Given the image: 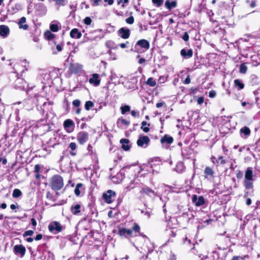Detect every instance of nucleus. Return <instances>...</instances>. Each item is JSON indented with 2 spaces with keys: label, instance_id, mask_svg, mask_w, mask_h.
<instances>
[{
  "label": "nucleus",
  "instance_id": "obj_1",
  "mask_svg": "<svg viewBox=\"0 0 260 260\" xmlns=\"http://www.w3.org/2000/svg\"><path fill=\"white\" fill-rule=\"evenodd\" d=\"M51 185L53 189L56 190L60 189L63 186L62 178L59 175L53 176L52 179Z\"/></svg>",
  "mask_w": 260,
  "mask_h": 260
},
{
  "label": "nucleus",
  "instance_id": "obj_2",
  "mask_svg": "<svg viewBox=\"0 0 260 260\" xmlns=\"http://www.w3.org/2000/svg\"><path fill=\"white\" fill-rule=\"evenodd\" d=\"M135 48L137 49L138 52H143L149 49V43L146 40H140L137 42Z\"/></svg>",
  "mask_w": 260,
  "mask_h": 260
},
{
  "label": "nucleus",
  "instance_id": "obj_3",
  "mask_svg": "<svg viewBox=\"0 0 260 260\" xmlns=\"http://www.w3.org/2000/svg\"><path fill=\"white\" fill-rule=\"evenodd\" d=\"M115 196V192L112 190H108L106 193H104L103 196L105 202L108 204L111 203L113 201V199Z\"/></svg>",
  "mask_w": 260,
  "mask_h": 260
},
{
  "label": "nucleus",
  "instance_id": "obj_4",
  "mask_svg": "<svg viewBox=\"0 0 260 260\" xmlns=\"http://www.w3.org/2000/svg\"><path fill=\"white\" fill-rule=\"evenodd\" d=\"M150 140L146 136H140L137 140V144L140 147H146L149 144Z\"/></svg>",
  "mask_w": 260,
  "mask_h": 260
},
{
  "label": "nucleus",
  "instance_id": "obj_5",
  "mask_svg": "<svg viewBox=\"0 0 260 260\" xmlns=\"http://www.w3.org/2000/svg\"><path fill=\"white\" fill-rule=\"evenodd\" d=\"M88 139V134L84 132H80L78 134L77 140L79 144L83 145Z\"/></svg>",
  "mask_w": 260,
  "mask_h": 260
},
{
  "label": "nucleus",
  "instance_id": "obj_6",
  "mask_svg": "<svg viewBox=\"0 0 260 260\" xmlns=\"http://www.w3.org/2000/svg\"><path fill=\"white\" fill-rule=\"evenodd\" d=\"M62 229L61 224L57 221H54L51 222L48 226V229L50 232H53L55 231L58 233L61 231Z\"/></svg>",
  "mask_w": 260,
  "mask_h": 260
},
{
  "label": "nucleus",
  "instance_id": "obj_7",
  "mask_svg": "<svg viewBox=\"0 0 260 260\" xmlns=\"http://www.w3.org/2000/svg\"><path fill=\"white\" fill-rule=\"evenodd\" d=\"M140 192L143 196L147 195L149 197H154L156 196L155 192L148 187H145L141 189Z\"/></svg>",
  "mask_w": 260,
  "mask_h": 260
},
{
  "label": "nucleus",
  "instance_id": "obj_8",
  "mask_svg": "<svg viewBox=\"0 0 260 260\" xmlns=\"http://www.w3.org/2000/svg\"><path fill=\"white\" fill-rule=\"evenodd\" d=\"M101 80L100 79L99 75L96 73L93 74L92 77L89 79V82L94 86H98Z\"/></svg>",
  "mask_w": 260,
  "mask_h": 260
},
{
  "label": "nucleus",
  "instance_id": "obj_9",
  "mask_svg": "<svg viewBox=\"0 0 260 260\" xmlns=\"http://www.w3.org/2000/svg\"><path fill=\"white\" fill-rule=\"evenodd\" d=\"M14 251L16 254H20L23 256L25 253L26 249L22 245H16L14 247Z\"/></svg>",
  "mask_w": 260,
  "mask_h": 260
},
{
  "label": "nucleus",
  "instance_id": "obj_10",
  "mask_svg": "<svg viewBox=\"0 0 260 260\" xmlns=\"http://www.w3.org/2000/svg\"><path fill=\"white\" fill-rule=\"evenodd\" d=\"M10 33L9 27L5 25H0V35L3 38H6Z\"/></svg>",
  "mask_w": 260,
  "mask_h": 260
},
{
  "label": "nucleus",
  "instance_id": "obj_11",
  "mask_svg": "<svg viewBox=\"0 0 260 260\" xmlns=\"http://www.w3.org/2000/svg\"><path fill=\"white\" fill-rule=\"evenodd\" d=\"M129 123L130 122L129 121L123 118H119L117 121L118 126L121 128H126L129 125Z\"/></svg>",
  "mask_w": 260,
  "mask_h": 260
},
{
  "label": "nucleus",
  "instance_id": "obj_12",
  "mask_svg": "<svg viewBox=\"0 0 260 260\" xmlns=\"http://www.w3.org/2000/svg\"><path fill=\"white\" fill-rule=\"evenodd\" d=\"M74 122L71 119L66 120L63 122V126L67 129V131L68 133H70L73 131V129L71 128V127L74 126Z\"/></svg>",
  "mask_w": 260,
  "mask_h": 260
},
{
  "label": "nucleus",
  "instance_id": "obj_13",
  "mask_svg": "<svg viewBox=\"0 0 260 260\" xmlns=\"http://www.w3.org/2000/svg\"><path fill=\"white\" fill-rule=\"evenodd\" d=\"M118 32L120 35V36L122 38L124 39H128L130 35L129 30L128 29H126L123 27L121 28L118 30Z\"/></svg>",
  "mask_w": 260,
  "mask_h": 260
},
{
  "label": "nucleus",
  "instance_id": "obj_14",
  "mask_svg": "<svg viewBox=\"0 0 260 260\" xmlns=\"http://www.w3.org/2000/svg\"><path fill=\"white\" fill-rule=\"evenodd\" d=\"M118 233L120 236L129 237L132 236L133 231L130 229H122L119 230Z\"/></svg>",
  "mask_w": 260,
  "mask_h": 260
},
{
  "label": "nucleus",
  "instance_id": "obj_15",
  "mask_svg": "<svg viewBox=\"0 0 260 260\" xmlns=\"http://www.w3.org/2000/svg\"><path fill=\"white\" fill-rule=\"evenodd\" d=\"M82 69V66L79 64H75V63H71L70 65L69 69L70 70L74 73H77L79 71H80Z\"/></svg>",
  "mask_w": 260,
  "mask_h": 260
},
{
  "label": "nucleus",
  "instance_id": "obj_16",
  "mask_svg": "<svg viewBox=\"0 0 260 260\" xmlns=\"http://www.w3.org/2000/svg\"><path fill=\"white\" fill-rule=\"evenodd\" d=\"M180 54L182 56L185 58H190L193 54L191 49L186 50L183 49L180 51Z\"/></svg>",
  "mask_w": 260,
  "mask_h": 260
},
{
  "label": "nucleus",
  "instance_id": "obj_17",
  "mask_svg": "<svg viewBox=\"0 0 260 260\" xmlns=\"http://www.w3.org/2000/svg\"><path fill=\"white\" fill-rule=\"evenodd\" d=\"M70 36L72 38L78 39L81 37L82 34L78 29L74 28L70 32Z\"/></svg>",
  "mask_w": 260,
  "mask_h": 260
},
{
  "label": "nucleus",
  "instance_id": "obj_18",
  "mask_svg": "<svg viewBox=\"0 0 260 260\" xmlns=\"http://www.w3.org/2000/svg\"><path fill=\"white\" fill-rule=\"evenodd\" d=\"M192 201L196 202V205L198 206L202 205L204 204L205 201L203 197L200 196L198 198L196 195H194L192 198Z\"/></svg>",
  "mask_w": 260,
  "mask_h": 260
},
{
  "label": "nucleus",
  "instance_id": "obj_19",
  "mask_svg": "<svg viewBox=\"0 0 260 260\" xmlns=\"http://www.w3.org/2000/svg\"><path fill=\"white\" fill-rule=\"evenodd\" d=\"M245 178L248 181H252L253 180V172L251 168H248L246 170Z\"/></svg>",
  "mask_w": 260,
  "mask_h": 260
},
{
  "label": "nucleus",
  "instance_id": "obj_20",
  "mask_svg": "<svg viewBox=\"0 0 260 260\" xmlns=\"http://www.w3.org/2000/svg\"><path fill=\"white\" fill-rule=\"evenodd\" d=\"M165 5L168 9L171 10L177 6V2L176 1L170 2L169 0H167L165 2Z\"/></svg>",
  "mask_w": 260,
  "mask_h": 260
},
{
  "label": "nucleus",
  "instance_id": "obj_21",
  "mask_svg": "<svg viewBox=\"0 0 260 260\" xmlns=\"http://www.w3.org/2000/svg\"><path fill=\"white\" fill-rule=\"evenodd\" d=\"M120 142L122 145V148L123 150L127 151L130 149V147L128 145L129 141L128 139H122L120 140Z\"/></svg>",
  "mask_w": 260,
  "mask_h": 260
},
{
  "label": "nucleus",
  "instance_id": "obj_22",
  "mask_svg": "<svg viewBox=\"0 0 260 260\" xmlns=\"http://www.w3.org/2000/svg\"><path fill=\"white\" fill-rule=\"evenodd\" d=\"M26 22V18L24 17H22L20 18L19 22L18 23L20 29H23L24 30H26L28 26L27 24H23Z\"/></svg>",
  "mask_w": 260,
  "mask_h": 260
},
{
  "label": "nucleus",
  "instance_id": "obj_23",
  "mask_svg": "<svg viewBox=\"0 0 260 260\" xmlns=\"http://www.w3.org/2000/svg\"><path fill=\"white\" fill-rule=\"evenodd\" d=\"M162 143H167L168 144H171L173 142V138L172 137L165 135L160 140Z\"/></svg>",
  "mask_w": 260,
  "mask_h": 260
},
{
  "label": "nucleus",
  "instance_id": "obj_24",
  "mask_svg": "<svg viewBox=\"0 0 260 260\" xmlns=\"http://www.w3.org/2000/svg\"><path fill=\"white\" fill-rule=\"evenodd\" d=\"M205 174V177L207 178L208 176H212L214 174V171L210 167H207L204 171Z\"/></svg>",
  "mask_w": 260,
  "mask_h": 260
},
{
  "label": "nucleus",
  "instance_id": "obj_25",
  "mask_svg": "<svg viewBox=\"0 0 260 260\" xmlns=\"http://www.w3.org/2000/svg\"><path fill=\"white\" fill-rule=\"evenodd\" d=\"M80 206L78 204H77L75 206L71 207V211L73 214L77 215L80 211Z\"/></svg>",
  "mask_w": 260,
  "mask_h": 260
},
{
  "label": "nucleus",
  "instance_id": "obj_26",
  "mask_svg": "<svg viewBox=\"0 0 260 260\" xmlns=\"http://www.w3.org/2000/svg\"><path fill=\"white\" fill-rule=\"evenodd\" d=\"M141 129L146 133L148 132L149 131V126L150 124L146 121H143L141 124Z\"/></svg>",
  "mask_w": 260,
  "mask_h": 260
},
{
  "label": "nucleus",
  "instance_id": "obj_27",
  "mask_svg": "<svg viewBox=\"0 0 260 260\" xmlns=\"http://www.w3.org/2000/svg\"><path fill=\"white\" fill-rule=\"evenodd\" d=\"M235 85L238 87L239 90H241L244 88V84L239 79H235L234 80Z\"/></svg>",
  "mask_w": 260,
  "mask_h": 260
},
{
  "label": "nucleus",
  "instance_id": "obj_28",
  "mask_svg": "<svg viewBox=\"0 0 260 260\" xmlns=\"http://www.w3.org/2000/svg\"><path fill=\"white\" fill-rule=\"evenodd\" d=\"M240 133L243 134L246 137H247L250 134V130L248 127L244 126L240 129Z\"/></svg>",
  "mask_w": 260,
  "mask_h": 260
},
{
  "label": "nucleus",
  "instance_id": "obj_29",
  "mask_svg": "<svg viewBox=\"0 0 260 260\" xmlns=\"http://www.w3.org/2000/svg\"><path fill=\"white\" fill-rule=\"evenodd\" d=\"M146 83L151 87H154L156 85V81L152 78H149L147 80Z\"/></svg>",
  "mask_w": 260,
  "mask_h": 260
},
{
  "label": "nucleus",
  "instance_id": "obj_30",
  "mask_svg": "<svg viewBox=\"0 0 260 260\" xmlns=\"http://www.w3.org/2000/svg\"><path fill=\"white\" fill-rule=\"evenodd\" d=\"M22 194V192L19 189H15L13 190L12 196L14 198H18Z\"/></svg>",
  "mask_w": 260,
  "mask_h": 260
},
{
  "label": "nucleus",
  "instance_id": "obj_31",
  "mask_svg": "<svg viewBox=\"0 0 260 260\" xmlns=\"http://www.w3.org/2000/svg\"><path fill=\"white\" fill-rule=\"evenodd\" d=\"M130 107L128 105H125L120 107L121 112L122 114H124L126 112L130 111Z\"/></svg>",
  "mask_w": 260,
  "mask_h": 260
},
{
  "label": "nucleus",
  "instance_id": "obj_32",
  "mask_svg": "<svg viewBox=\"0 0 260 260\" xmlns=\"http://www.w3.org/2000/svg\"><path fill=\"white\" fill-rule=\"evenodd\" d=\"M94 106V104L91 101H87L85 103V109L88 111L90 110V109L91 108H92V107H93Z\"/></svg>",
  "mask_w": 260,
  "mask_h": 260
},
{
  "label": "nucleus",
  "instance_id": "obj_33",
  "mask_svg": "<svg viewBox=\"0 0 260 260\" xmlns=\"http://www.w3.org/2000/svg\"><path fill=\"white\" fill-rule=\"evenodd\" d=\"M45 36L47 39L50 40L54 38L55 35L51 33L50 31L48 30L45 32Z\"/></svg>",
  "mask_w": 260,
  "mask_h": 260
},
{
  "label": "nucleus",
  "instance_id": "obj_34",
  "mask_svg": "<svg viewBox=\"0 0 260 260\" xmlns=\"http://www.w3.org/2000/svg\"><path fill=\"white\" fill-rule=\"evenodd\" d=\"M247 70V68L244 63H242L240 66L239 71L241 74H245Z\"/></svg>",
  "mask_w": 260,
  "mask_h": 260
},
{
  "label": "nucleus",
  "instance_id": "obj_35",
  "mask_svg": "<svg viewBox=\"0 0 260 260\" xmlns=\"http://www.w3.org/2000/svg\"><path fill=\"white\" fill-rule=\"evenodd\" d=\"M82 184L81 183H78L76 185V186L75 189V193L76 196H79L80 194V190L79 188L82 186Z\"/></svg>",
  "mask_w": 260,
  "mask_h": 260
},
{
  "label": "nucleus",
  "instance_id": "obj_36",
  "mask_svg": "<svg viewBox=\"0 0 260 260\" xmlns=\"http://www.w3.org/2000/svg\"><path fill=\"white\" fill-rule=\"evenodd\" d=\"M50 29L54 32H56L58 30V27L56 24H51L50 26Z\"/></svg>",
  "mask_w": 260,
  "mask_h": 260
},
{
  "label": "nucleus",
  "instance_id": "obj_37",
  "mask_svg": "<svg viewBox=\"0 0 260 260\" xmlns=\"http://www.w3.org/2000/svg\"><path fill=\"white\" fill-rule=\"evenodd\" d=\"M153 4L155 5L157 7L161 6L164 2V0H152Z\"/></svg>",
  "mask_w": 260,
  "mask_h": 260
},
{
  "label": "nucleus",
  "instance_id": "obj_38",
  "mask_svg": "<svg viewBox=\"0 0 260 260\" xmlns=\"http://www.w3.org/2000/svg\"><path fill=\"white\" fill-rule=\"evenodd\" d=\"M245 186L247 189L252 188L253 186L252 183L247 180L245 181Z\"/></svg>",
  "mask_w": 260,
  "mask_h": 260
},
{
  "label": "nucleus",
  "instance_id": "obj_39",
  "mask_svg": "<svg viewBox=\"0 0 260 260\" xmlns=\"http://www.w3.org/2000/svg\"><path fill=\"white\" fill-rule=\"evenodd\" d=\"M125 21L127 23L132 24L134 22V18L133 16H131L126 19Z\"/></svg>",
  "mask_w": 260,
  "mask_h": 260
},
{
  "label": "nucleus",
  "instance_id": "obj_40",
  "mask_svg": "<svg viewBox=\"0 0 260 260\" xmlns=\"http://www.w3.org/2000/svg\"><path fill=\"white\" fill-rule=\"evenodd\" d=\"M34 231L32 230H28L26 232L23 234L24 237H26L27 236H32L34 234Z\"/></svg>",
  "mask_w": 260,
  "mask_h": 260
},
{
  "label": "nucleus",
  "instance_id": "obj_41",
  "mask_svg": "<svg viewBox=\"0 0 260 260\" xmlns=\"http://www.w3.org/2000/svg\"><path fill=\"white\" fill-rule=\"evenodd\" d=\"M140 226L137 224H135L133 227V230L136 233H139L140 231Z\"/></svg>",
  "mask_w": 260,
  "mask_h": 260
},
{
  "label": "nucleus",
  "instance_id": "obj_42",
  "mask_svg": "<svg viewBox=\"0 0 260 260\" xmlns=\"http://www.w3.org/2000/svg\"><path fill=\"white\" fill-rule=\"evenodd\" d=\"M80 103L81 102L79 100H75L73 102V105L75 107H79Z\"/></svg>",
  "mask_w": 260,
  "mask_h": 260
},
{
  "label": "nucleus",
  "instance_id": "obj_43",
  "mask_svg": "<svg viewBox=\"0 0 260 260\" xmlns=\"http://www.w3.org/2000/svg\"><path fill=\"white\" fill-rule=\"evenodd\" d=\"M84 23L87 25H89L91 24V19L89 17H86L84 19Z\"/></svg>",
  "mask_w": 260,
  "mask_h": 260
},
{
  "label": "nucleus",
  "instance_id": "obj_44",
  "mask_svg": "<svg viewBox=\"0 0 260 260\" xmlns=\"http://www.w3.org/2000/svg\"><path fill=\"white\" fill-rule=\"evenodd\" d=\"M182 39H183L184 41H188V39H189V36H188V34H187L186 32H185L183 34V36H182Z\"/></svg>",
  "mask_w": 260,
  "mask_h": 260
},
{
  "label": "nucleus",
  "instance_id": "obj_45",
  "mask_svg": "<svg viewBox=\"0 0 260 260\" xmlns=\"http://www.w3.org/2000/svg\"><path fill=\"white\" fill-rule=\"evenodd\" d=\"M131 114L134 117H139V113L138 111H136L135 110H132L131 111Z\"/></svg>",
  "mask_w": 260,
  "mask_h": 260
},
{
  "label": "nucleus",
  "instance_id": "obj_46",
  "mask_svg": "<svg viewBox=\"0 0 260 260\" xmlns=\"http://www.w3.org/2000/svg\"><path fill=\"white\" fill-rule=\"evenodd\" d=\"M69 147L71 148V149L72 150H75L76 148V143H74V142L71 143L70 145H69Z\"/></svg>",
  "mask_w": 260,
  "mask_h": 260
},
{
  "label": "nucleus",
  "instance_id": "obj_47",
  "mask_svg": "<svg viewBox=\"0 0 260 260\" xmlns=\"http://www.w3.org/2000/svg\"><path fill=\"white\" fill-rule=\"evenodd\" d=\"M216 95V92L214 90H211L209 91V96L210 98H213Z\"/></svg>",
  "mask_w": 260,
  "mask_h": 260
},
{
  "label": "nucleus",
  "instance_id": "obj_48",
  "mask_svg": "<svg viewBox=\"0 0 260 260\" xmlns=\"http://www.w3.org/2000/svg\"><path fill=\"white\" fill-rule=\"evenodd\" d=\"M93 2L92 6H96L99 5V3L101 1V0H90Z\"/></svg>",
  "mask_w": 260,
  "mask_h": 260
},
{
  "label": "nucleus",
  "instance_id": "obj_49",
  "mask_svg": "<svg viewBox=\"0 0 260 260\" xmlns=\"http://www.w3.org/2000/svg\"><path fill=\"white\" fill-rule=\"evenodd\" d=\"M204 98L201 96V97H200L199 98H198V100H197V102H198V104H199V105H201L204 102Z\"/></svg>",
  "mask_w": 260,
  "mask_h": 260
},
{
  "label": "nucleus",
  "instance_id": "obj_50",
  "mask_svg": "<svg viewBox=\"0 0 260 260\" xmlns=\"http://www.w3.org/2000/svg\"><path fill=\"white\" fill-rule=\"evenodd\" d=\"M242 105L243 106H246V105H248V109H249V108H250V107H251V106L252 105V104H250V103H246V102H242Z\"/></svg>",
  "mask_w": 260,
  "mask_h": 260
},
{
  "label": "nucleus",
  "instance_id": "obj_51",
  "mask_svg": "<svg viewBox=\"0 0 260 260\" xmlns=\"http://www.w3.org/2000/svg\"><path fill=\"white\" fill-rule=\"evenodd\" d=\"M190 82V79L189 75L187 76V78L185 79V80L184 81V83L185 84H188Z\"/></svg>",
  "mask_w": 260,
  "mask_h": 260
},
{
  "label": "nucleus",
  "instance_id": "obj_52",
  "mask_svg": "<svg viewBox=\"0 0 260 260\" xmlns=\"http://www.w3.org/2000/svg\"><path fill=\"white\" fill-rule=\"evenodd\" d=\"M218 161H220V164H224L225 161V160L223 159V157L222 156H219L218 158Z\"/></svg>",
  "mask_w": 260,
  "mask_h": 260
},
{
  "label": "nucleus",
  "instance_id": "obj_53",
  "mask_svg": "<svg viewBox=\"0 0 260 260\" xmlns=\"http://www.w3.org/2000/svg\"><path fill=\"white\" fill-rule=\"evenodd\" d=\"M40 169V167L39 165H35V172L36 173H39Z\"/></svg>",
  "mask_w": 260,
  "mask_h": 260
},
{
  "label": "nucleus",
  "instance_id": "obj_54",
  "mask_svg": "<svg viewBox=\"0 0 260 260\" xmlns=\"http://www.w3.org/2000/svg\"><path fill=\"white\" fill-rule=\"evenodd\" d=\"M232 260H245L244 258L241 256H234Z\"/></svg>",
  "mask_w": 260,
  "mask_h": 260
},
{
  "label": "nucleus",
  "instance_id": "obj_55",
  "mask_svg": "<svg viewBox=\"0 0 260 260\" xmlns=\"http://www.w3.org/2000/svg\"><path fill=\"white\" fill-rule=\"evenodd\" d=\"M64 0H55L56 4L59 5H63Z\"/></svg>",
  "mask_w": 260,
  "mask_h": 260
},
{
  "label": "nucleus",
  "instance_id": "obj_56",
  "mask_svg": "<svg viewBox=\"0 0 260 260\" xmlns=\"http://www.w3.org/2000/svg\"><path fill=\"white\" fill-rule=\"evenodd\" d=\"M104 1L109 5H112L114 3V0H104Z\"/></svg>",
  "mask_w": 260,
  "mask_h": 260
},
{
  "label": "nucleus",
  "instance_id": "obj_57",
  "mask_svg": "<svg viewBox=\"0 0 260 260\" xmlns=\"http://www.w3.org/2000/svg\"><path fill=\"white\" fill-rule=\"evenodd\" d=\"M42 238V235L41 234H38L36 236L35 239L37 241L40 240Z\"/></svg>",
  "mask_w": 260,
  "mask_h": 260
},
{
  "label": "nucleus",
  "instance_id": "obj_58",
  "mask_svg": "<svg viewBox=\"0 0 260 260\" xmlns=\"http://www.w3.org/2000/svg\"><path fill=\"white\" fill-rule=\"evenodd\" d=\"M165 104L164 102H160L156 104V106L157 108H159L161 107L164 104Z\"/></svg>",
  "mask_w": 260,
  "mask_h": 260
},
{
  "label": "nucleus",
  "instance_id": "obj_59",
  "mask_svg": "<svg viewBox=\"0 0 260 260\" xmlns=\"http://www.w3.org/2000/svg\"><path fill=\"white\" fill-rule=\"evenodd\" d=\"M31 224L35 226L37 225V221L34 218L31 219Z\"/></svg>",
  "mask_w": 260,
  "mask_h": 260
},
{
  "label": "nucleus",
  "instance_id": "obj_60",
  "mask_svg": "<svg viewBox=\"0 0 260 260\" xmlns=\"http://www.w3.org/2000/svg\"><path fill=\"white\" fill-rule=\"evenodd\" d=\"M251 204V200L250 198H248L246 200V205L249 206Z\"/></svg>",
  "mask_w": 260,
  "mask_h": 260
},
{
  "label": "nucleus",
  "instance_id": "obj_61",
  "mask_svg": "<svg viewBox=\"0 0 260 260\" xmlns=\"http://www.w3.org/2000/svg\"><path fill=\"white\" fill-rule=\"evenodd\" d=\"M56 49L58 51H61L62 50V47L60 45L56 46Z\"/></svg>",
  "mask_w": 260,
  "mask_h": 260
},
{
  "label": "nucleus",
  "instance_id": "obj_62",
  "mask_svg": "<svg viewBox=\"0 0 260 260\" xmlns=\"http://www.w3.org/2000/svg\"><path fill=\"white\" fill-rule=\"evenodd\" d=\"M0 207L2 209H6L7 207V204L6 203H3L1 204Z\"/></svg>",
  "mask_w": 260,
  "mask_h": 260
},
{
  "label": "nucleus",
  "instance_id": "obj_63",
  "mask_svg": "<svg viewBox=\"0 0 260 260\" xmlns=\"http://www.w3.org/2000/svg\"><path fill=\"white\" fill-rule=\"evenodd\" d=\"M145 61V59L144 58H140L139 60V63L140 64H142L143 63H144V62Z\"/></svg>",
  "mask_w": 260,
  "mask_h": 260
},
{
  "label": "nucleus",
  "instance_id": "obj_64",
  "mask_svg": "<svg viewBox=\"0 0 260 260\" xmlns=\"http://www.w3.org/2000/svg\"><path fill=\"white\" fill-rule=\"evenodd\" d=\"M120 46L121 48H125L126 47V45L125 43H121L120 44Z\"/></svg>",
  "mask_w": 260,
  "mask_h": 260
}]
</instances>
